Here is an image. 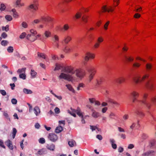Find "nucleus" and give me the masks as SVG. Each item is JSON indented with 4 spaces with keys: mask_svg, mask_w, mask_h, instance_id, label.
I'll list each match as a JSON object with an SVG mask.
<instances>
[{
    "mask_svg": "<svg viewBox=\"0 0 156 156\" xmlns=\"http://www.w3.org/2000/svg\"><path fill=\"white\" fill-rule=\"evenodd\" d=\"M151 101L154 104H156V96L152 97L151 99Z\"/></svg>",
    "mask_w": 156,
    "mask_h": 156,
    "instance_id": "nucleus-42",
    "label": "nucleus"
},
{
    "mask_svg": "<svg viewBox=\"0 0 156 156\" xmlns=\"http://www.w3.org/2000/svg\"><path fill=\"white\" fill-rule=\"evenodd\" d=\"M45 99L46 100L49 102H51V99L49 97L46 96L45 97Z\"/></svg>",
    "mask_w": 156,
    "mask_h": 156,
    "instance_id": "nucleus-62",
    "label": "nucleus"
},
{
    "mask_svg": "<svg viewBox=\"0 0 156 156\" xmlns=\"http://www.w3.org/2000/svg\"><path fill=\"white\" fill-rule=\"evenodd\" d=\"M37 56L39 58H41L44 59H46L45 55L43 53L37 52Z\"/></svg>",
    "mask_w": 156,
    "mask_h": 156,
    "instance_id": "nucleus-23",
    "label": "nucleus"
},
{
    "mask_svg": "<svg viewBox=\"0 0 156 156\" xmlns=\"http://www.w3.org/2000/svg\"><path fill=\"white\" fill-rule=\"evenodd\" d=\"M143 103L145 104L146 107L149 109L151 107V104L150 103H147L146 101H142Z\"/></svg>",
    "mask_w": 156,
    "mask_h": 156,
    "instance_id": "nucleus-32",
    "label": "nucleus"
},
{
    "mask_svg": "<svg viewBox=\"0 0 156 156\" xmlns=\"http://www.w3.org/2000/svg\"><path fill=\"white\" fill-rule=\"evenodd\" d=\"M125 79L122 77H120L116 79L115 81L117 83L121 84L123 82H125Z\"/></svg>",
    "mask_w": 156,
    "mask_h": 156,
    "instance_id": "nucleus-10",
    "label": "nucleus"
},
{
    "mask_svg": "<svg viewBox=\"0 0 156 156\" xmlns=\"http://www.w3.org/2000/svg\"><path fill=\"white\" fill-rule=\"evenodd\" d=\"M134 147V145L133 144H130L129 145L128 148L129 149H131Z\"/></svg>",
    "mask_w": 156,
    "mask_h": 156,
    "instance_id": "nucleus-63",
    "label": "nucleus"
},
{
    "mask_svg": "<svg viewBox=\"0 0 156 156\" xmlns=\"http://www.w3.org/2000/svg\"><path fill=\"white\" fill-rule=\"evenodd\" d=\"M61 66L58 65V64H56L55 67L54 69V71L58 70L60 69Z\"/></svg>",
    "mask_w": 156,
    "mask_h": 156,
    "instance_id": "nucleus-46",
    "label": "nucleus"
},
{
    "mask_svg": "<svg viewBox=\"0 0 156 156\" xmlns=\"http://www.w3.org/2000/svg\"><path fill=\"white\" fill-rule=\"evenodd\" d=\"M83 87V84L82 83H80L79 84L78 86L77 87V90H79L80 89L81 87Z\"/></svg>",
    "mask_w": 156,
    "mask_h": 156,
    "instance_id": "nucleus-58",
    "label": "nucleus"
},
{
    "mask_svg": "<svg viewBox=\"0 0 156 156\" xmlns=\"http://www.w3.org/2000/svg\"><path fill=\"white\" fill-rule=\"evenodd\" d=\"M34 113L36 116L38 115L40 112V109L37 106H35L34 108Z\"/></svg>",
    "mask_w": 156,
    "mask_h": 156,
    "instance_id": "nucleus-12",
    "label": "nucleus"
},
{
    "mask_svg": "<svg viewBox=\"0 0 156 156\" xmlns=\"http://www.w3.org/2000/svg\"><path fill=\"white\" fill-rule=\"evenodd\" d=\"M38 1L37 0H34L33 3L30 4L28 6V9L30 10H31L33 9L32 12L35 11L38 9Z\"/></svg>",
    "mask_w": 156,
    "mask_h": 156,
    "instance_id": "nucleus-3",
    "label": "nucleus"
},
{
    "mask_svg": "<svg viewBox=\"0 0 156 156\" xmlns=\"http://www.w3.org/2000/svg\"><path fill=\"white\" fill-rule=\"evenodd\" d=\"M12 143V142L10 141V140H8L6 141L5 143V144L7 146H9L10 145V144H11V143Z\"/></svg>",
    "mask_w": 156,
    "mask_h": 156,
    "instance_id": "nucleus-52",
    "label": "nucleus"
},
{
    "mask_svg": "<svg viewBox=\"0 0 156 156\" xmlns=\"http://www.w3.org/2000/svg\"><path fill=\"white\" fill-rule=\"evenodd\" d=\"M41 19L44 20V22H49L51 20V19L49 17L45 18L42 17Z\"/></svg>",
    "mask_w": 156,
    "mask_h": 156,
    "instance_id": "nucleus-40",
    "label": "nucleus"
},
{
    "mask_svg": "<svg viewBox=\"0 0 156 156\" xmlns=\"http://www.w3.org/2000/svg\"><path fill=\"white\" fill-rule=\"evenodd\" d=\"M3 115L7 119L9 120V121H10V118L9 117V116L6 111H5L3 112Z\"/></svg>",
    "mask_w": 156,
    "mask_h": 156,
    "instance_id": "nucleus-34",
    "label": "nucleus"
},
{
    "mask_svg": "<svg viewBox=\"0 0 156 156\" xmlns=\"http://www.w3.org/2000/svg\"><path fill=\"white\" fill-rule=\"evenodd\" d=\"M152 64L149 63H147L146 64V70L148 71H150L152 69Z\"/></svg>",
    "mask_w": 156,
    "mask_h": 156,
    "instance_id": "nucleus-15",
    "label": "nucleus"
},
{
    "mask_svg": "<svg viewBox=\"0 0 156 156\" xmlns=\"http://www.w3.org/2000/svg\"><path fill=\"white\" fill-rule=\"evenodd\" d=\"M5 19L8 21H10L12 19V16L9 15H6L5 16Z\"/></svg>",
    "mask_w": 156,
    "mask_h": 156,
    "instance_id": "nucleus-39",
    "label": "nucleus"
},
{
    "mask_svg": "<svg viewBox=\"0 0 156 156\" xmlns=\"http://www.w3.org/2000/svg\"><path fill=\"white\" fill-rule=\"evenodd\" d=\"M5 6L4 4L3 3L1 4L0 9L1 11L4 10L5 9Z\"/></svg>",
    "mask_w": 156,
    "mask_h": 156,
    "instance_id": "nucleus-45",
    "label": "nucleus"
},
{
    "mask_svg": "<svg viewBox=\"0 0 156 156\" xmlns=\"http://www.w3.org/2000/svg\"><path fill=\"white\" fill-rule=\"evenodd\" d=\"M8 43L9 42L8 41L3 40L1 42V44L3 46H5L7 45Z\"/></svg>",
    "mask_w": 156,
    "mask_h": 156,
    "instance_id": "nucleus-38",
    "label": "nucleus"
},
{
    "mask_svg": "<svg viewBox=\"0 0 156 156\" xmlns=\"http://www.w3.org/2000/svg\"><path fill=\"white\" fill-rule=\"evenodd\" d=\"M154 81L152 80L148 81L145 84L146 87L150 90H153L154 88Z\"/></svg>",
    "mask_w": 156,
    "mask_h": 156,
    "instance_id": "nucleus-4",
    "label": "nucleus"
},
{
    "mask_svg": "<svg viewBox=\"0 0 156 156\" xmlns=\"http://www.w3.org/2000/svg\"><path fill=\"white\" fill-rule=\"evenodd\" d=\"M39 142L41 144H43L45 143V141L44 138H41L39 140Z\"/></svg>",
    "mask_w": 156,
    "mask_h": 156,
    "instance_id": "nucleus-43",
    "label": "nucleus"
},
{
    "mask_svg": "<svg viewBox=\"0 0 156 156\" xmlns=\"http://www.w3.org/2000/svg\"><path fill=\"white\" fill-rule=\"evenodd\" d=\"M62 127L61 126H59L56 128L55 129V132L56 133H59L62 131Z\"/></svg>",
    "mask_w": 156,
    "mask_h": 156,
    "instance_id": "nucleus-20",
    "label": "nucleus"
},
{
    "mask_svg": "<svg viewBox=\"0 0 156 156\" xmlns=\"http://www.w3.org/2000/svg\"><path fill=\"white\" fill-rule=\"evenodd\" d=\"M94 54H92L90 53L87 52L86 55V56L84 57L85 60L87 61L89 60L90 58H94Z\"/></svg>",
    "mask_w": 156,
    "mask_h": 156,
    "instance_id": "nucleus-6",
    "label": "nucleus"
},
{
    "mask_svg": "<svg viewBox=\"0 0 156 156\" xmlns=\"http://www.w3.org/2000/svg\"><path fill=\"white\" fill-rule=\"evenodd\" d=\"M19 77L23 80H25L26 79V76L25 73H22L19 74Z\"/></svg>",
    "mask_w": 156,
    "mask_h": 156,
    "instance_id": "nucleus-33",
    "label": "nucleus"
},
{
    "mask_svg": "<svg viewBox=\"0 0 156 156\" xmlns=\"http://www.w3.org/2000/svg\"><path fill=\"white\" fill-rule=\"evenodd\" d=\"M47 148L51 151H54L55 149V145L53 144L51 145H48L46 146Z\"/></svg>",
    "mask_w": 156,
    "mask_h": 156,
    "instance_id": "nucleus-16",
    "label": "nucleus"
},
{
    "mask_svg": "<svg viewBox=\"0 0 156 156\" xmlns=\"http://www.w3.org/2000/svg\"><path fill=\"white\" fill-rule=\"evenodd\" d=\"M63 51L67 53L71 51V49L69 47L66 46L63 49Z\"/></svg>",
    "mask_w": 156,
    "mask_h": 156,
    "instance_id": "nucleus-25",
    "label": "nucleus"
},
{
    "mask_svg": "<svg viewBox=\"0 0 156 156\" xmlns=\"http://www.w3.org/2000/svg\"><path fill=\"white\" fill-rule=\"evenodd\" d=\"M75 143V142L74 140H71L69 141L68 144L70 147H73L74 146V144Z\"/></svg>",
    "mask_w": 156,
    "mask_h": 156,
    "instance_id": "nucleus-31",
    "label": "nucleus"
},
{
    "mask_svg": "<svg viewBox=\"0 0 156 156\" xmlns=\"http://www.w3.org/2000/svg\"><path fill=\"white\" fill-rule=\"evenodd\" d=\"M141 62H145V60L140 57L137 56V67L140 66L141 64Z\"/></svg>",
    "mask_w": 156,
    "mask_h": 156,
    "instance_id": "nucleus-11",
    "label": "nucleus"
},
{
    "mask_svg": "<svg viewBox=\"0 0 156 156\" xmlns=\"http://www.w3.org/2000/svg\"><path fill=\"white\" fill-rule=\"evenodd\" d=\"M115 116V115L114 113L112 112H111L109 116L110 118L115 119V118H113L112 117V116Z\"/></svg>",
    "mask_w": 156,
    "mask_h": 156,
    "instance_id": "nucleus-55",
    "label": "nucleus"
},
{
    "mask_svg": "<svg viewBox=\"0 0 156 156\" xmlns=\"http://www.w3.org/2000/svg\"><path fill=\"white\" fill-rule=\"evenodd\" d=\"M102 9L103 10L104 12L107 11L108 12H112L114 9H113L111 7H110L109 9H107L106 8V6H104L102 7Z\"/></svg>",
    "mask_w": 156,
    "mask_h": 156,
    "instance_id": "nucleus-13",
    "label": "nucleus"
},
{
    "mask_svg": "<svg viewBox=\"0 0 156 156\" xmlns=\"http://www.w3.org/2000/svg\"><path fill=\"white\" fill-rule=\"evenodd\" d=\"M51 34V33L50 31L48 30H46L44 33V35L45 36V38H46L50 37Z\"/></svg>",
    "mask_w": 156,
    "mask_h": 156,
    "instance_id": "nucleus-22",
    "label": "nucleus"
},
{
    "mask_svg": "<svg viewBox=\"0 0 156 156\" xmlns=\"http://www.w3.org/2000/svg\"><path fill=\"white\" fill-rule=\"evenodd\" d=\"M87 17L86 16H83L82 18V19L83 21L85 22H87Z\"/></svg>",
    "mask_w": 156,
    "mask_h": 156,
    "instance_id": "nucleus-61",
    "label": "nucleus"
},
{
    "mask_svg": "<svg viewBox=\"0 0 156 156\" xmlns=\"http://www.w3.org/2000/svg\"><path fill=\"white\" fill-rule=\"evenodd\" d=\"M7 51L9 53H12L13 51V48L12 46H9L7 49Z\"/></svg>",
    "mask_w": 156,
    "mask_h": 156,
    "instance_id": "nucleus-35",
    "label": "nucleus"
},
{
    "mask_svg": "<svg viewBox=\"0 0 156 156\" xmlns=\"http://www.w3.org/2000/svg\"><path fill=\"white\" fill-rule=\"evenodd\" d=\"M96 138L100 140L102 139V137L101 135H97L96 136Z\"/></svg>",
    "mask_w": 156,
    "mask_h": 156,
    "instance_id": "nucleus-59",
    "label": "nucleus"
},
{
    "mask_svg": "<svg viewBox=\"0 0 156 156\" xmlns=\"http://www.w3.org/2000/svg\"><path fill=\"white\" fill-rule=\"evenodd\" d=\"M53 40L55 43H57L59 41L58 37L57 35H54L53 37Z\"/></svg>",
    "mask_w": 156,
    "mask_h": 156,
    "instance_id": "nucleus-30",
    "label": "nucleus"
},
{
    "mask_svg": "<svg viewBox=\"0 0 156 156\" xmlns=\"http://www.w3.org/2000/svg\"><path fill=\"white\" fill-rule=\"evenodd\" d=\"M71 40V37L69 35L65 36L64 37L63 41L65 44H67Z\"/></svg>",
    "mask_w": 156,
    "mask_h": 156,
    "instance_id": "nucleus-9",
    "label": "nucleus"
},
{
    "mask_svg": "<svg viewBox=\"0 0 156 156\" xmlns=\"http://www.w3.org/2000/svg\"><path fill=\"white\" fill-rule=\"evenodd\" d=\"M125 58L126 61L128 62H130L133 60L134 58L133 57L131 56H125Z\"/></svg>",
    "mask_w": 156,
    "mask_h": 156,
    "instance_id": "nucleus-18",
    "label": "nucleus"
},
{
    "mask_svg": "<svg viewBox=\"0 0 156 156\" xmlns=\"http://www.w3.org/2000/svg\"><path fill=\"white\" fill-rule=\"evenodd\" d=\"M0 93L3 96H5L6 95V92L4 90H0Z\"/></svg>",
    "mask_w": 156,
    "mask_h": 156,
    "instance_id": "nucleus-53",
    "label": "nucleus"
},
{
    "mask_svg": "<svg viewBox=\"0 0 156 156\" xmlns=\"http://www.w3.org/2000/svg\"><path fill=\"white\" fill-rule=\"evenodd\" d=\"M86 69L88 72L90 74L89 76V81L90 82L93 78L95 71L94 70V68L90 66H87L86 67Z\"/></svg>",
    "mask_w": 156,
    "mask_h": 156,
    "instance_id": "nucleus-2",
    "label": "nucleus"
},
{
    "mask_svg": "<svg viewBox=\"0 0 156 156\" xmlns=\"http://www.w3.org/2000/svg\"><path fill=\"white\" fill-rule=\"evenodd\" d=\"M17 100L15 98H12L11 100V102L13 104L15 105L17 103Z\"/></svg>",
    "mask_w": 156,
    "mask_h": 156,
    "instance_id": "nucleus-49",
    "label": "nucleus"
},
{
    "mask_svg": "<svg viewBox=\"0 0 156 156\" xmlns=\"http://www.w3.org/2000/svg\"><path fill=\"white\" fill-rule=\"evenodd\" d=\"M45 153V151L44 149H42L40 150L37 152V154L39 155H42Z\"/></svg>",
    "mask_w": 156,
    "mask_h": 156,
    "instance_id": "nucleus-36",
    "label": "nucleus"
},
{
    "mask_svg": "<svg viewBox=\"0 0 156 156\" xmlns=\"http://www.w3.org/2000/svg\"><path fill=\"white\" fill-rule=\"evenodd\" d=\"M77 115H78L81 118V122L83 124H85V121L84 119V117L82 113L80 114L79 112L77 113Z\"/></svg>",
    "mask_w": 156,
    "mask_h": 156,
    "instance_id": "nucleus-29",
    "label": "nucleus"
},
{
    "mask_svg": "<svg viewBox=\"0 0 156 156\" xmlns=\"http://www.w3.org/2000/svg\"><path fill=\"white\" fill-rule=\"evenodd\" d=\"M1 36L2 38H5L7 37V35L5 33L3 32Z\"/></svg>",
    "mask_w": 156,
    "mask_h": 156,
    "instance_id": "nucleus-56",
    "label": "nucleus"
},
{
    "mask_svg": "<svg viewBox=\"0 0 156 156\" xmlns=\"http://www.w3.org/2000/svg\"><path fill=\"white\" fill-rule=\"evenodd\" d=\"M109 22L108 21L104 25V28L105 30H106L107 29L108 26L109 24Z\"/></svg>",
    "mask_w": 156,
    "mask_h": 156,
    "instance_id": "nucleus-57",
    "label": "nucleus"
},
{
    "mask_svg": "<svg viewBox=\"0 0 156 156\" xmlns=\"http://www.w3.org/2000/svg\"><path fill=\"white\" fill-rule=\"evenodd\" d=\"M48 138L52 142H55L58 139V137L57 136L53 133H49L48 136Z\"/></svg>",
    "mask_w": 156,
    "mask_h": 156,
    "instance_id": "nucleus-5",
    "label": "nucleus"
},
{
    "mask_svg": "<svg viewBox=\"0 0 156 156\" xmlns=\"http://www.w3.org/2000/svg\"><path fill=\"white\" fill-rule=\"evenodd\" d=\"M37 74V73L33 69H31L30 72V75L32 78H34L35 77V76Z\"/></svg>",
    "mask_w": 156,
    "mask_h": 156,
    "instance_id": "nucleus-28",
    "label": "nucleus"
},
{
    "mask_svg": "<svg viewBox=\"0 0 156 156\" xmlns=\"http://www.w3.org/2000/svg\"><path fill=\"white\" fill-rule=\"evenodd\" d=\"M26 35V34L25 32H23L20 35V38L21 39H23L25 37Z\"/></svg>",
    "mask_w": 156,
    "mask_h": 156,
    "instance_id": "nucleus-48",
    "label": "nucleus"
},
{
    "mask_svg": "<svg viewBox=\"0 0 156 156\" xmlns=\"http://www.w3.org/2000/svg\"><path fill=\"white\" fill-rule=\"evenodd\" d=\"M108 109V108L107 107H105L102 108V112L103 113H105Z\"/></svg>",
    "mask_w": 156,
    "mask_h": 156,
    "instance_id": "nucleus-64",
    "label": "nucleus"
},
{
    "mask_svg": "<svg viewBox=\"0 0 156 156\" xmlns=\"http://www.w3.org/2000/svg\"><path fill=\"white\" fill-rule=\"evenodd\" d=\"M110 142L113 148L116 149L117 148V145L116 144H114L115 142V140L113 139H110Z\"/></svg>",
    "mask_w": 156,
    "mask_h": 156,
    "instance_id": "nucleus-17",
    "label": "nucleus"
},
{
    "mask_svg": "<svg viewBox=\"0 0 156 156\" xmlns=\"http://www.w3.org/2000/svg\"><path fill=\"white\" fill-rule=\"evenodd\" d=\"M26 68H24L21 69H18L17 72L18 73L21 74L22 73H25Z\"/></svg>",
    "mask_w": 156,
    "mask_h": 156,
    "instance_id": "nucleus-24",
    "label": "nucleus"
},
{
    "mask_svg": "<svg viewBox=\"0 0 156 156\" xmlns=\"http://www.w3.org/2000/svg\"><path fill=\"white\" fill-rule=\"evenodd\" d=\"M137 115L140 117H141L144 115V114L142 112L137 111Z\"/></svg>",
    "mask_w": 156,
    "mask_h": 156,
    "instance_id": "nucleus-44",
    "label": "nucleus"
},
{
    "mask_svg": "<svg viewBox=\"0 0 156 156\" xmlns=\"http://www.w3.org/2000/svg\"><path fill=\"white\" fill-rule=\"evenodd\" d=\"M66 86L69 90L72 92H74L75 90L71 85L69 84H66Z\"/></svg>",
    "mask_w": 156,
    "mask_h": 156,
    "instance_id": "nucleus-26",
    "label": "nucleus"
},
{
    "mask_svg": "<svg viewBox=\"0 0 156 156\" xmlns=\"http://www.w3.org/2000/svg\"><path fill=\"white\" fill-rule=\"evenodd\" d=\"M91 111L93 112L92 116L94 118H97L100 116V114L99 113L97 112L94 110L93 109H92Z\"/></svg>",
    "mask_w": 156,
    "mask_h": 156,
    "instance_id": "nucleus-14",
    "label": "nucleus"
},
{
    "mask_svg": "<svg viewBox=\"0 0 156 156\" xmlns=\"http://www.w3.org/2000/svg\"><path fill=\"white\" fill-rule=\"evenodd\" d=\"M2 29L3 30H5L6 32L8 31L9 30V26L8 25H7L5 27H3Z\"/></svg>",
    "mask_w": 156,
    "mask_h": 156,
    "instance_id": "nucleus-50",
    "label": "nucleus"
},
{
    "mask_svg": "<svg viewBox=\"0 0 156 156\" xmlns=\"http://www.w3.org/2000/svg\"><path fill=\"white\" fill-rule=\"evenodd\" d=\"M23 91L24 93L26 94H31L33 93V92L31 90L27 88H24Z\"/></svg>",
    "mask_w": 156,
    "mask_h": 156,
    "instance_id": "nucleus-21",
    "label": "nucleus"
},
{
    "mask_svg": "<svg viewBox=\"0 0 156 156\" xmlns=\"http://www.w3.org/2000/svg\"><path fill=\"white\" fill-rule=\"evenodd\" d=\"M30 32L33 36H34L36 34H37L36 31L34 30L33 29H31L30 30Z\"/></svg>",
    "mask_w": 156,
    "mask_h": 156,
    "instance_id": "nucleus-47",
    "label": "nucleus"
},
{
    "mask_svg": "<svg viewBox=\"0 0 156 156\" xmlns=\"http://www.w3.org/2000/svg\"><path fill=\"white\" fill-rule=\"evenodd\" d=\"M17 133V130L15 128H13L12 129V137L14 138L16 134Z\"/></svg>",
    "mask_w": 156,
    "mask_h": 156,
    "instance_id": "nucleus-37",
    "label": "nucleus"
},
{
    "mask_svg": "<svg viewBox=\"0 0 156 156\" xmlns=\"http://www.w3.org/2000/svg\"><path fill=\"white\" fill-rule=\"evenodd\" d=\"M21 1V0H16L15 2L16 7H20V4Z\"/></svg>",
    "mask_w": 156,
    "mask_h": 156,
    "instance_id": "nucleus-41",
    "label": "nucleus"
},
{
    "mask_svg": "<svg viewBox=\"0 0 156 156\" xmlns=\"http://www.w3.org/2000/svg\"><path fill=\"white\" fill-rule=\"evenodd\" d=\"M156 152L152 151H149L144 154L145 156H155Z\"/></svg>",
    "mask_w": 156,
    "mask_h": 156,
    "instance_id": "nucleus-8",
    "label": "nucleus"
},
{
    "mask_svg": "<svg viewBox=\"0 0 156 156\" xmlns=\"http://www.w3.org/2000/svg\"><path fill=\"white\" fill-rule=\"evenodd\" d=\"M55 111L56 113L58 114L60 113V109L58 107H56L55 109Z\"/></svg>",
    "mask_w": 156,
    "mask_h": 156,
    "instance_id": "nucleus-54",
    "label": "nucleus"
},
{
    "mask_svg": "<svg viewBox=\"0 0 156 156\" xmlns=\"http://www.w3.org/2000/svg\"><path fill=\"white\" fill-rule=\"evenodd\" d=\"M90 128L92 131L96 129H97V126H90Z\"/></svg>",
    "mask_w": 156,
    "mask_h": 156,
    "instance_id": "nucleus-51",
    "label": "nucleus"
},
{
    "mask_svg": "<svg viewBox=\"0 0 156 156\" xmlns=\"http://www.w3.org/2000/svg\"><path fill=\"white\" fill-rule=\"evenodd\" d=\"M149 76V75L148 74H146L142 77L137 76V83L143 81L146 79L148 78Z\"/></svg>",
    "mask_w": 156,
    "mask_h": 156,
    "instance_id": "nucleus-7",
    "label": "nucleus"
},
{
    "mask_svg": "<svg viewBox=\"0 0 156 156\" xmlns=\"http://www.w3.org/2000/svg\"><path fill=\"white\" fill-rule=\"evenodd\" d=\"M71 112L72 113H76L77 114V113L79 112L80 114H81V112L80 111V110L79 108H78L77 109L75 110L74 109L72 108H71Z\"/></svg>",
    "mask_w": 156,
    "mask_h": 156,
    "instance_id": "nucleus-19",
    "label": "nucleus"
},
{
    "mask_svg": "<svg viewBox=\"0 0 156 156\" xmlns=\"http://www.w3.org/2000/svg\"><path fill=\"white\" fill-rule=\"evenodd\" d=\"M63 72L61 73L58 76L59 79H64L69 81L72 82L75 79L74 75H75L80 78H81L83 76V73L78 69H75L72 66H67L65 67L62 71Z\"/></svg>",
    "mask_w": 156,
    "mask_h": 156,
    "instance_id": "nucleus-1",
    "label": "nucleus"
},
{
    "mask_svg": "<svg viewBox=\"0 0 156 156\" xmlns=\"http://www.w3.org/2000/svg\"><path fill=\"white\" fill-rule=\"evenodd\" d=\"M148 96V94H147L145 93L144 94L143 96V101H145V99L147 98V96Z\"/></svg>",
    "mask_w": 156,
    "mask_h": 156,
    "instance_id": "nucleus-60",
    "label": "nucleus"
},
{
    "mask_svg": "<svg viewBox=\"0 0 156 156\" xmlns=\"http://www.w3.org/2000/svg\"><path fill=\"white\" fill-rule=\"evenodd\" d=\"M131 99L133 103L135 102L136 99V94L135 92L133 93L131 95Z\"/></svg>",
    "mask_w": 156,
    "mask_h": 156,
    "instance_id": "nucleus-27",
    "label": "nucleus"
}]
</instances>
